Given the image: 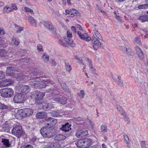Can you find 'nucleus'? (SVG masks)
Returning a JSON list of instances; mask_svg holds the SVG:
<instances>
[{"label":"nucleus","mask_w":148,"mask_h":148,"mask_svg":"<svg viewBox=\"0 0 148 148\" xmlns=\"http://www.w3.org/2000/svg\"><path fill=\"white\" fill-rule=\"evenodd\" d=\"M45 82L47 83H45L43 82L38 81V88H43L46 87L49 90L48 92H52V90H55L56 89L54 88L53 84H54V82L50 79H47Z\"/></svg>","instance_id":"nucleus-1"},{"label":"nucleus","mask_w":148,"mask_h":148,"mask_svg":"<svg viewBox=\"0 0 148 148\" xmlns=\"http://www.w3.org/2000/svg\"><path fill=\"white\" fill-rule=\"evenodd\" d=\"M42 136L45 138H51L55 136L54 130L50 127L45 126L42 127L40 130Z\"/></svg>","instance_id":"nucleus-2"},{"label":"nucleus","mask_w":148,"mask_h":148,"mask_svg":"<svg viewBox=\"0 0 148 148\" xmlns=\"http://www.w3.org/2000/svg\"><path fill=\"white\" fill-rule=\"evenodd\" d=\"M75 58L76 59L77 61V62L79 63L80 64L82 65H84V60L87 61L88 62L89 64V66L90 68V70L93 72H95V70L94 69L93 67V65L92 63V61L91 60L87 58H86L84 57H81L79 55L78 56H75Z\"/></svg>","instance_id":"nucleus-3"},{"label":"nucleus","mask_w":148,"mask_h":148,"mask_svg":"<svg viewBox=\"0 0 148 148\" xmlns=\"http://www.w3.org/2000/svg\"><path fill=\"white\" fill-rule=\"evenodd\" d=\"M1 96L4 98L10 97L14 94L13 90L12 88H5L1 90Z\"/></svg>","instance_id":"nucleus-4"},{"label":"nucleus","mask_w":148,"mask_h":148,"mask_svg":"<svg viewBox=\"0 0 148 148\" xmlns=\"http://www.w3.org/2000/svg\"><path fill=\"white\" fill-rule=\"evenodd\" d=\"M12 133L18 138L23 136L25 134L22 127L18 125H16L14 127L12 130Z\"/></svg>","instance_id":"nucleus-5"},{"label":"nucleus","mask_w":148,"mask_h":148,"mask_svg":"<svg viewBox=\"0 0 148 148\" xmlns=\"http://www.w3.org/2000/svg\"><path fill=\"white\" fill-rule=\"evenodd\" d=\"M40 73L39 70L37 69H33L32 72L29 73L28 76V79H36L40 77L39 76Z\"/></svg>","instance_id":"nucleus-6"},{"label":"nucleus","mask_w":148,"mask_h":148,"mask_svg":"<svg viewBox=\"0 0 148 148\" xmlns=\"http://www.w3.org/2000/svg\"><path fill=\"white\" fill-rule=\"evenodd\" d=\"M43 25L53 34L56 33V29L53 24L48 21H44L43 23Z\"/></svg>","instance_id":"nucleus-7"},{"label":"nucleus","mask_w":148,"mask_h":148,"mask_svg":"<svg viewBox=\"0 0 148 148\" xmlns=\"http://www.w3.org/2000/svg\"><path fill=\"white\" fill-rule=\"evenodd\" d=\"M45 126L52 128V127L55 125L57 122V120L49 117L45 121Z\"/></svg>","instance_id":"nucleus-8"},{"label":"nucleus","mask_w":148,"mask_h":148,"mask_svg":"<svg viewBox=\"0 0 148 148\" xmlns=\"http://www.w3.org/2000/svg\"><path fill=\"white\" fill-rule=\"evenodd\" d=\"M92 42L93 47L95 49L97 50L101 47V42L95 36H93L92 37Z\"/></svg>","instance_id":"nucleus-9"},{"label":"nucleus","mask_w":148,"mask_h":148,"mask_svg":"<svg viewBox=\"0 0 148 148\" xmlns=\"http://www.w3.org/2000/svg\"><path fill=\"white\" fill-rule=\"evenodd\" d=\"M18 90L22 93L26 94L30 91V88L27 85H20Z\"/></svg>","instance_id":"nucleus-10"},{"label":"nucleus","mask_w":148,"mask_h":148,"mask_svg":"<svg viewBox=\"0 0 148 148\" xmlns=\"http://www.w3.org/2000/svg\"><path fill=\"white\" fill-rule=\"evenodd\" d=\"M13 101L16 103H21L23 102V95L21 93L16 95L14 97Z\"/></svg>","instance_id":"nucleus-11"},{"label":"nucleus","mask_w":148,"mask_h":148,"mask_svg":"<svg viewBox=\"0 0 148 148\" xmlns=\"http://www.w3.org/2000/svg\"><path fill=\"white\" fill-rule=\"evenodd\" d=\"M60 146L58 143H48L44 148H60Z\"/></svg>","instance_id":"nucleus-12"},{"label":"nucleus","mask_w":148,"mask_h":148,"mask_svg":"<svg viewBox=\"0 0 148 148\" xmlns=\"http://www.w3.org/2000/svg\"><path fill=\"white\" fill-rule=\"evenodd\" d=\"M53 99V100L59 102L60 104H65L67 103V98L64 97H54Z\"/></svg>","instance_id":"nucleus-13"},{"label":"nucleus","mask_w":148,"mask_h":148,"mask_svg":"<svg viewBox=\"0 0 148 148\" xmlns=\"http://www.w3.org/2000/svg\"><path fill=\"white\" fill-rule=\"evenodd\" d=\"M121 50L124 53H126L129 55H133L134 53L133 52L132 49L130 48H127L124 46L121 47Z\"/></svg>","instance_id":"nucleus-14"},{"label":"nucleus","mask_w":148,"mask_h":148,"mask_svg":"<svg viewBox=\"0 0 148 148\" xmlns=\"http://www.w3.org/2000/svg\"><path fill=\"white\" fill-rule=\"evenodd\" d=\"M136 50L139 59L141 60H143L144 58V55L140 47L137 46L136 47Z\"/></svg>","instance_id":"nucleus-15"},{"label":"nucleus","mask_w":148,"mask_h":148,"mask_svg":"<svg viewBox=\"0 0 148 148\" xmlns=\"http://www.w3.org/2000/svg\"><path fill=\"white\" fill-rule=\"evenodd\" d=\"M16 71V69L14 66L8 67L6 70V73L9 76H15L14 71Z\"/></svg>","instance_id":"nucleus-16"},{"label":"nucleus","mask_w":148,"mask_h":148,"mask_svg":"<svg viewBox=\"0 0 148 148\" xmlns=\"http://www.w3.org/2000/svg\"><path fill=\"white\" fill-rule=\"evenodd\" d=\"M71 126V125H69V123H67L64 125H63L62 127L60 128V129L63 131L67 132H69L70 130H71V128L70 127Z\"/></svg>","instance_id":"nucleus-17"},{"label":"nucleus","mask_w":148,"mask_h":148,"mask_svg":"<svg viewBox=\"0 0 148 148\" xmlns=\"http://www.w3.org/2000/svg\"><path fill=\"white\" fill-rule=\"evenodd\" d=\"M77 34L79 37L82 40H85L86 41H89L90 40L91 38L87 36V33H84L83 35L81 33V32H78Z\"/></svg>","instance_id":"nucleus-18"},{"label":"nucleus","mask_w":148,"mask_h":148,"mask_svg":"<svg viewBox=\"0 0 148 148\" xmlns=\"http://www.w3.org/2000/svg\"><path fill=\"white\" fill-rule=\"evenodd\" d=\"M45 95V94L44 92H37L35 99L36 102L37 103V101L38 100L42 99L43 97Z\"/></svg>","instance_id":"nucleus-19"},{"label":"nucleus","mask_w":148,"mask_h":148,"mask_svg":"<svg viewBox=\"0 0 148 148\" xmlns=\"http://www.w3.org/2000/svg\"><path fill=\"white\" fill-rule=\"evenodd\" d=\"M16 76L18 79L20 80H25L27 79L28 80V74L25 75L24 73H19L17 74Z\"/></svg>","instance_id":"nucleus-20"},{"label":"nucleus","mask_w":148,"mask_h":148,"mask_svg":"<svg viewBox=\"0 0 148 148\" xmlns=\"http://www.w3.org/2000/svg\"><path fill=\"white\" fill-rule=\"evenodd\" d=\"M84 148L88 147L91 145L92 140L89 138H85L83 139Z\"/></svg>","instance_id":"nucleus-21"},{"label":"nucleus","mask_w":148,"mask_h":148,"mask_svg":"<svg viewBox=\"0 0 148 148\" xmlns=\"http://www.w3.org/2000/svg\"><path fill=\"white\" fill-rule=\"evenodd\" d=\"M54 137V139L58 141L63 140L66 138V137L63 135L59 134H55Z\"/></svg>","instance_id":"nucleus-22"},{"label":"nucleus","mask_w":148,"mask_h":148,"mask_svg":"<svg viewBox=\"0 0 148 148\" xmlns=\"http://www.w3.org/2000/svg\"><path fill=\"white\" fill-rule=\"evenodd\" d=\"M63 90L65 92H70V91L69 90L68 87L66 86V83L63 82H59Z\"/></svg>","instance_id":"nucleus-23"},{"label":"nucleus","mask_w":148,"mask_h":148,"mask_svg":"<svg viewBox=\"0 0 148 148\" xmlns=\"http://www.w3.org/2000/svg\"><path fill=\"white\" fill-rule=\"evenodd\" d=\"M1 142L3 144V146L6 148L11 146V144L9 143V140L8 139H2Z\"/></svg>","instance_id":"nucleus-24"},{"label":"nucleus","mask_w":148,"mask_h":148,"mask_svg":"<svg viewBox=\"0 0 148 148\" xmlns=\"http://www.w3.org/2000/svg\"><path fill=\"white\" fill-rule=\"evenodd\" d=\"M138 19L142 22H148V15H141L140 16Z\"/></svg>","instance_id":"nucleus-25"},{"label":"nucleus","mask_w":148,"mask_h":148,"mask_svg":"<svg viewBox=\"0 0 148 148\" xmlns=\"http://www.w3.org/2000/svg\"><path fill=\"white\" fill-rule=\"evenodd\" d=\"M75 144L79 148H84L83 139L79 140L75 143Z\"/></svg>","instance_id":"nucleus-26"},{"label":"nucleus","mask_w":148,"mask_h":148,"mask_svg":"<svg viewBox=\"0 0 148 148\" xmlns=\"http://www.w3.org/2000/svg\"><path fill=\"white\" fill-rule=\"evenodd\" d=\"M17 114L21 117H27L25 109L19 110L17 112Z\"/></svg>","instance_id":"nucleus-27"},{"label":"nucleus","mask_w":148,"mask_h":148,"mask_svg":"<svg viewBox=\"0 0 148 148\" xmlns=\"http://www.w3.org/2000/svg\"><path fill=\"white\" fill-rule=\"evenodd\" d=\"M47 116L45 113L41 112L38 113L36 114V116L37 118L39 119H43L45 118Z\"/></svg>","instance_id":"nucleus-28"},{"label":"nucleus","mask_w":148,"mask_h":148,"mask_svg":"<svg viewBox=\"0 0 148 148\" xmlns=\"http://www.w3.org/2000/svg\"><path fill=\"white\" fill-rule=\"evenodd\" d=\"M28 19L29 22L32 26H35L36 25V21L34 17L31 16H29Z\"/></svg>","instance_id":"nucleus-29"},{"label":"nucleus","mask_w":148,"mask_h":148,"mask_svg":"<svg viewBox=\"0 0 148 148\" xmlns=\"http://www.w3.org/2000/svg\"><path fill=\"white\" fill-rule=\"evenodd\" d=\"M38 81H31L29 82V84L33 88H38Z\"/></svg>","instance_id":"nucleus-30"},{"label":"nucleus","mask_w":148,"mask_h":148,"mask_svg":"<svg viewBox=\"0 0 148 148\" xmlns=\"http://www.w3.org/2000/svg\"><path fill=\"white\" fill-rule=\"evenodd\" d=\"M123 137L125 140V143L126 144L127 146L129 148H130V140H129L128 136L126 134L123 135Z\"/></svg>","instance_id":"nucleus-31"},{"label":"nucleus","mask_w":148,"mask_h":148,"mask_svg":"<svg viewBox=\"0 0 148 148\" xmlns=\"http://www.w3.org/2000/svg\"><path fill=\"white\" fill-rule=\"evenodd\" d=\"M13 82V81L11 79H5L4 82H3V84H4L5 86H8L12 85Z\"/></svg>","instance_id":"nucleus-32"},{"label":"nucleus","mask_w":148,"mask_h":148,"mask_svg":"<svg viewBox=\"0 0 148 148\" xmlns=\"http://www.w3.org/2000/svg\"><path fill=\"white\" fill-rule=\"evenodd\" d=\"M65 67L66 71L68 73H70L72 70V68L71 66L69 64L68 62L65 61Z\"/></svg>","instance_id":"nucleus-33"},{"label":"nucleus","mask_w":148,"mask_h":148,"mask_svg":"<svg viewBox=\"0 0 148 148\" xmlns=\"http://www.w3.org/2000/svg\"><path fill=\"white\" fill-rule=\"evenodd\" d=\"M27 117L32 115L33 112V110L31 108H25Z\"/></svg>","instance_id":"nucleus-34"},{"label":"nucleus","mask_w":148,"mask_h":148,"mask_svg":"<svg viewBox=\"0 0 148 148\" xmlns=\"http://www.w3.org/2000/svg\"><path fill=\"white\" fill-rule=\"evenodd\" d=\"M93 32L96 36L99 39H101V35L96 28L94 29Z\"/></svg>","instance_id":"nucleus-35"},{"label":"nucleus","mask_w":148,"mask_h":148,"mask_svg":"<svg viewBox=\"0 0 148 148\" xmlns=\"http://www.w3.org/2000/svg\"><path fill=\"white\" fill-rule=\"evenodd\" d=\"M49 58V56L46 53H44L42 56V59L45 62H47Z\"/></svg>","instance_id":"nucleus-36"},{"label":"nucleus","mask_w":148,"mask_h":148,"mask_svg":"<svg viewBox=\"0 0 148 148\" xmlns=\"http://www.w3.org/2000/svg\"><path fill=\"white\" fill-rule=\"evenodd\" d=\"M101 130L102 132L105 133L107 131V127L105 124H103L101 125Z\"/></svg>","instance_id":"nucleus-37"},{"label":"nucleus","mask_w":148,"mask_h":148,"mask_svg":"<svg viewBox=\"0 0 148 148\" xmlns=\"http://www.w3.org/2000/svg\"><path fill=\"white\" fill-rule=\"evenodd\" d=\"M12 41L13 42V44L14 45L17 46L19 44V40H17V39L14 37H13L12 39Z\"/></svg>","instance_id":"nucleus-38"},{"label":"nucleus","mask_w":148,"mask_h":148,"mask_svg":"<svg viewBox=\"0 0 148 148\" xmlns=\"http://www.w3.org/2000/svg\"><path fill=\"white\" fill-rule=\"evenodd\" d=\"M12 9L10 7H9L8 6L6 5L3 9V11L4 12L6 13H9L11 12Z\"/></svg>","instance_id":"nucleus-39"},{"label":"nucleus","mask_w":148,"mask_h":148,"mask_svg":"<svg viewBox=\"0 0 148 148\" xmlns=\"http://www.w3.org/2000/svg\"><path fill=\"white\" fill-rule=\"evenodd\" d=\"M9 106L0 102V109H8Z\"/></svg>","instance_id":"nucleus-40"},{"label":"nucleus","mask_w":148,"mask_h":148,"mask_svg":"<svg viewBox=\"0 0 148 148\" xmlns=\"http://www.w3.org/2000/svg\"><path fill=\"white\" fill-rule=\"evenodd\" d=\"M148 8V4H145L141 5L138 6V8L140 9H144L147 8Z\"/></svg>","instance_id":"nucleus-41"},{"label":"nucleus","mask_w":148,"mask_h":148,"mask_svg":"<svg viewBox=\"0 0 148 148\" xmlns=\"http://www.w3.org/2000/svg\"><path fill=\"white\" fill-rule=\"evenodd\" d=\"M7 52L5 50L0 49V56L3 57L7 55Z\"/></svg>","instance_id":"nucleus-42"},{"label":"nucleus","mask_w":148,"mask_h":148,"mask_svg":"<svg viewBox=\"0 0 148 148\" xmlns=\"http://www.w3.org/2000/svg\"><path fill=\"white\" fill-rule=\"evenodd\" d=\"M55 102H51L49 103H48V109H51L52 108H54L55 106Z\"/></svg>","instance_id":"nucleus-43"},{"label":"nucleus","mask_w":148,"mask_h":148,"mask_svg":"<svg viewBox=\"0 0 148 148\" xmlns=\"http://www.w3.org/2000/svg\"><path fill=\"white\" fill-rule=\"evenodd\" d=\"M15 28L17 29L16 31L17 33H20L23 30V27L15 25Z\"/></svg>","instance_id":"nucleus-44"},{"label":"nucleus","mask_w":148,"mask_h":148,"mask_svg":"<svg viewBox=\"0 0 148 148\" xmlns=\"http://www.w3.org/2000/svg\"><path fill=\"white\" fill-rule=\"evenodd\" d=\"M134 42L135 44H138L139 45H141V41L140 39L137 37L135 38Z\"/></svg>","instance_id":"nucleus-45"},{"label":"nucleus","mask_w":148,"mask_h":148,"mask_svg":"<svg viewBox=\"0 0 148 148\" xmlns=\"http://www.w3.org/2000/svg\"><path fill=\"white\" fill-rule=\"evenodd\" d=\"M65 40L66 42L72 47H73V41L69 39H65Z\"/></svg>","instance_id":"nucleus-46"},{"label":"nucleus","mask_w":148,"mask_h":148,"mask_svg":"<svg viewBox=\"0 0 148 148\" xmlns=\"http://www.w3.org/2000/svg\"><path fill=\"white\" fill-rule=\"evenodd\" d=\"M82 136V137L84 136H85L88 134V130H81Z\"/></svg>","instance_id":"nucleus-47"},{"label":"nucleus","mask_w":148,"mask_h":148,"mask_svg":"<svg viewBox=\"0 0 148 148\" xmlns=\"http://www.w3.org/2000/svg\"><path fill=\"white\" fill-rule=\"evenodd\" d=\"M123 118L124 121H125L126 123L128 124L130 122V119L127 116V115H125L124 116Z\"/></svg>","instance_id":"nucleus-48"},{"label":"nucleus","mask_w":148,"mask_h":148,"mask_svg":"<svg viewBox=\"0 0 148 148\" xmlns=\"http://www.w3.org/2000/svg\"><path fill=\"white\" fill-rule=\"evenodd\" d=\"M25 11L26 12H29L31 13L33 12V10L27 7H25L24 8Z\"/></svg>","instance_id":"nucleus-49"},{"label":"nucleus","mask_w":148,"mask_h":148,"mask_svg":"<svg viewBox=\"0 0 148 148\" xmlns=\"http://www.w3.org/2000/svg\"><path fill=\"white\" fill-rule=\"evenodd\" d=\"M59 43L60 45H61L63 46H66V44L64 42V40H62L61 39H60L59 40L58 42Z\"/></svg>","instance_id":"nucleus-50"},{"label":"nucleus","mask_w":148,"mask_h":148,"mask_svg":"<svg viewBox=\"0 0 148 148\" xmlns=\"http://www.w3.org/2000/svg\"><path fill=\"white\" fill-rule=\"evenodd\" d=\"M82 133H81V130H80L78 132H77L75 134L76 136L78 138H81L82 137Z\"/></svg>","instance_id":"nucleus-51"},{"label":"nucleus","mask_w":148,"mask_h":148,"mask_svg":"<svg viewBox=\"0 0 148 148\" xmlns=\"http://www.w3.org/2000/svg\"><path fill=\"white\" fill-rule=\"evenodd\" d=\"M48 103H43L42 104V108L44 109H48Z\"/></svg>","instance_id":"nucleus-52"},{"label":"nucleus","mask_w":148,"mask_h":148,"mask_svg":"<svg viewBox=\"0 0 148 148\" xmlns=\"http://www.w3.org/2000/svg\"><path fill=\"white\" fill-rule=\"evenodd\" d=\"M42 47L40 44H39L37 45V49L38 50H40V51H42L43 50Z\"/></svg>","instance_id":"nucleus-53"},{"label":"nucleus","mask_w":148,"mask_h":148,"mask_svg":"<svg viewBox=\"0 0 148 148\" xmlns=\"http://www.w3.org/2000/svg\"><path fill=\"white\" fill-rule=\"evenodd\" d=\"M52 114L55 117H57L59 116V114L58 112L53 111L52 112Z\"/></svg>","instance_id":"nucleus-54"},{"label":"nucleus","mask_w":148,"mask_h":148,"mask_svg":"<svg viewBox=\"0 0 148 148\" xmlns=\"http://www.w3.org/2000/svg\"><path fill=\"white\" fill-rule=\"evenodd\" d=\"M141 146L142 148H147L145 141H142Z\"/></svg>","instance_id":"nucleus-55"},{"label":"nucleus","mask_w":148,"mask_h":148,"mask_svg":"<svg viewBox=\"0 0 148 148\" xmlns=\"http://www.w3.org/2000/svg\"><path fill=\"white\" fill-rule=\"evenodd\" d=\"M4 34L5 32L3 29L1 27H0V34L3 35Z\"/></svg>","instance_id":"nucleus-56"},{"label":"nucleus","mask_w":148,"mask_h":148,"mask_svg":"<svg viewBox=\"0 0 148 148\" xmlns=\"http://www.w3.org/2000/svg\"><path fill=\"white\" fill-rule=\"evenodd\" d=\"M4 77V75L2 71H0V79H2Z\"/></svg>","instance_id":"nucleus-57"},{"label":"nucleus","mask_w":148,"mask_h":148,"mask_svg":"<svg viewBox=\"0 0 148 148\" xmlns=\"http://www.w3.org/2000/svg\"><path fill=\"white\" fill-rule=\"evenodd\" d=\"M67 35L68 37L69 38V39L71 38L72 37V34L70 33L69 31H67Z\"/></svg>","instance_id":"nucleus-58"},{"label":"nucleus","mask_w":148,"mask_h":148,"mask_svg":"<svg viewBox=\"0 0 148 148\" xmlns=\"http://www.w3.org/2000/svg\"><path fill=\"white\" fill-rule=\"evenodd\" d=\"M51 64L52 66H54L56 65V63L53 59H51Z\"/></svg>","instance_id":"nucleus-59"},{"label":"nucleus","mask_w":148,"mask_h":148,"mask_svg":"<svg viewBox=\"0 0 148 148\" xmlns=\"http://www.w3.org/2000/svg\"><path fill=\"white\" fill-rule=\"evenodd\" d=\"M118 79V81H119V83L120 84H121L123 85V80L121 79V77L119 76Z\"/></svg>","instance_id":"nucleus-60"},{"label":"nucleus","mask_w":148,"mask_h":148,"mask_svg":"<svg viewBox=\"0 0 148 148\" xmlns=\"http://www.w3.org/2000/svg\"><path fill=\"white\" fill-rule=\"evenodd\" d=\"M80 92L81 94V95H80L81 97L82 98H83L84 95V91L83 90H81Z\"/></svg>","instance_id":"nucleus-61"},{"label":"nucleus","mask_w":148,"mask_h":148,"mask_svg":"<svg viewBox=\"0 0 148 148\" xmlns=\"http://www.w3.org/2000/svg\"><path fill=\"white\" fill-rule=\"evenodd\" d=\"M116 106L117 109L118 110V111L119 112H120L121 110L123 109L119 105H116Z\"/></svg>","instance_id":"nucleus-62"},{"label":"nucleus","mask_w":148,"mask_h":148,"mask_svg":"<svg viewBox=\"0 0 148 148\" xmlns=\"http://www.w3.org/2000/svg\"><path fill=\"white\" fill-rule=\"evenodd\" d=\"M12 9H13L14 10H17V8L15 4L14 3L12 4Z\"/></svg>","instance_id":"nucleus-63"},{"label":"nucleus","mask_w":148,"mask_h":148,"mask_svg":"<svg viewBox=\"0 0 148 148\" xmlns=\"http://www.w3.org/2000/svg\"><path fill=\"white\" fill-rule=\"evenodd\" d=\"M120 113L123 115V116L125 115H126L125 112L123 110V109H122L121 110L120 112H119Z\"/></svg>","instance_id":"nucleus-64"}]
</instances>
